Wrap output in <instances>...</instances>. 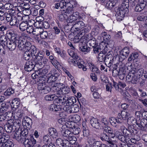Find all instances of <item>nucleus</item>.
<instances>
[{
	"mask_svg": "<svg viewBox=\"0 0 147 147\" xmlns=\"http://www.w3.org/2000/svg\"><path fill=\"white\" fill-rule=\"evenodd\" d=\"M68 53L70 56L76 60L79 68H82V70L84 71H85L87 70V68L83 65V64L84 63V61H82V59L80 58L76 53L73 51H71L69 50L68 51Z\"/></svg>",
	"mask_w": 147,
	"mask_h": 147,
	"instance_id": "f257e3e1",
	"label": "nucleus"
},
{
	"mask_svg": "<svg viewBox=\"0 0 147 147\" xmlns=\"http://www.w3.org/2000/svg\"><path fill=\"white\" fill-rule=\"evenodd\" d=\"M54 86L57 88H56L57 93L60 95L67 94L69 91V88L65 86L63 84L56 83L54 85Z\"/></svg>",
	"mask_w": 147,
	"mask_h": 147,
	"instance_id": "f03ea898",
	"label": "nucleus"
},
{
	"mask_svg": "<svg viewBox=\"0 0 147 147\" xmlns=\"http://www.w3.org/2000/svg\"><path fill=\"white\" fill-rule=\"evenodd\" d=\"M30 37L26 35H24L18 38H16L17 44L18 43V47L20 50L25 51V43L26 42V39H30Z\"/></svg>",
	"mask_w": 147,
	"mask_h": 147,
	"instance_id": "7ed1b4c3",
	"label": "nucleus"
},
{
	"mask_svg": "<svg viewBox=\"0 0 147 147\" xmlns=\"http://www.w3.org/2000/svg\"><path fill=\"white\" fill-rule=\"evenodd\" d=\"M56 143L58 146H61L63 147H70L69 143L67 139L63 140L60 138H58L56 140Z\"/></svg>",
	"mask_w": 147,
	"mask_h": 147,
	"instance_id": "20e7f679",
	"label": "nucleus"
},
{
	"mask_svg": "<svg viewBox=\"0 0 147 147\" xmlns=\"http://www.w3.org/2000/svg\"><path fill=\"white\" fill-rule=\"evenodd\" d=\"M36 142V140L32 137L30 140H26L24 142V144L25 147H35Z\"/></svg>",
	"mask_w": 147,
	"mask_h": 147,
	"instance_id": "39448f33",
	"label": "nucleus"
},
{
	"mask_svg": "<svg viewBox=\"0 0 147 147\" xmlns=\"http://www.w3.org/2000/svg\"><path fill=\"white\" fill-rule=\"evenodd\" d=\"M146 5V3H144V0H139L138 3L136 6L135 10L137 12H140L142 10L145 11L144 8Z\"/></svg>",
	"mask_w": 147,
	"mask_h": 147,
	"instance_id": "423d86ee",
	"label": "nucleus"
},
{
	"mask_svg": "<svg viewBox=\"0 0 147 147\" xmlns=\"http://www.w3.org/2000/svg\"><path fill=\"white\" fill-rule=\"evenodd\" d=\"M6 19L7 22H10V24L11 26H14L17 23L16 18L14 16H11L10 14H7Z\"/></svg>",
	"mask_w": 147,
	"mask_h": 147,
	"instance_id": "0eeeda50",
	"label": "nucleus"
},
{
	"mask_svg": "<svg viewBox=\"0 0 147 147\" xmlns=\"http://www.w3.org/2000/svg\"><path fill=\"white\" fill-rule=\"evenodd\" d=\"M109 121L111 124L113 126L118 127V124L122 122L121 119L119 118L116 119L114 117H111L109 119Z\"/></svg>",
	"mask_w": 147,
	"mask_h": 147,
	"instance_id": "6e6552de",
	"label": "nucleus"
},
{
	"mask_svg": "<svg viewBox=\"0 0 147 147\" xmlns=\"http://www.w3.org/2000/svg\"><path fill=\"white\" fill-rule=\"evenodd\" d=\"M16 41V38H14L10 41L9 42L7 43V46L9 50L12 51L15 49L16 46L17 45Z\"/></svg>",
	"mask_w": 147,
	"mask_h": 147,
	"instance_id": "1a4fd4ad",
	"label": "nucleus"
},
{
	"mask_svg": "<svg viewBox=\"0 0 147 147\" xmlns=\"http://www.w3.org/2000/svg\"><path fill=\"white\" fill-rule=\"evenodd\" d=\"M49 133L53 139H56L58 136V133L54 128H51L48 130Z\"/></svg>",
	"mask_w": 147,
	"mask_h": 147,
	"instance_id": "9d476101",
	"label": "nucleus"
},
{
	"mask_svg": "<svg viewBox=\"0 0 147 147\" xmlns=\"http://www.w3.org/2000/svg\"><path fill=\"white\" fill-rule=\"evenodd\" d=\"M16 114L18 115L17 116L18 117V118H17L16 119H9V120H12V123L13 124V126H16L17 125H19L20 124L21 121L20 119H19V118H21L22 116V113H20V112H17L16 113Z\"/></svg>",
	"mask_w": 147,
	"mask_h": 147,
	"instance_id": "9b49d317",
	"label": "nucleus"
},
{
	"mask_svg": "<svg viewBox=\"0 0 147 147\" xmlns=\"http://www.w3.org/2000/svg\"><path fill=\"white\" fill-rule=\"evenodd\" d=\"M106 131H105V129H104L103 133L101 135L100 138L102 140L107 141L109 144L111 145H113L114 144L113 141L111 140L108 136L106 134Z\"/></svg>",
	"mask_w": 147,
	"mask_h": 147,
	"instance_id": "f8f14e48",
	"label": "nucleus"
},
{
	"mask_svg": "<svg viewBox=\"0 0 147 147\" xmlns=\"http://www.w3.org/2000/svg\"><path fill=\"white\" fill-rule=\"evenodd\" d=\"M90 123L94 127L98 129H102L103 126H100L99 124L98 120L95 118H93L90 120Z\"/></svg>",
	"mask_w": 147,
	"mask_h": 147,
	"instance_id": "ddd939ff",
	"label": "nucleus"
},
{
	"mask_svg": "<svg viewBox=\"0 0 147 147\" xmlns=\"http://www.w3.org/2000/svg\"><path fill=\"white\" fill-rule=\"evenodd\" d=\"M67 100L65 96L59 97L57 96V98L55 99V101L61 105L64 104Z\"/></svg>",
	"mask_w": 147,
	"mask_h": 147,
	"instance_id": "4468645a",
	"label": "nucleus"
},
{
	"mask_svg": "<svg viewBox=\"0 0 147 147\" xmlns=\"http://www.w3.org/2000/svg\"><path fill=\"white\" fill-rule=\"evenodd\" d=\"M34 67V65L31 61H27L25 64L24 68L28 71H31Z\"/></svg>",
	"mask_w": 147,
	"mask_h": 147,
	"instance_id": "2eb2a0df",
	"label": "nucleus"
},
{
	"mask_svg": "<svg viewBox=\"0 0 147 147\" xmlns=\"http://www.w3.org/2000/svg\"><path fill=\"white\" fill-rule=\"evenodd\" d=\"M48 72V70L47 69H44L38 71L37 73L40 77V79H41V80L44 79V80H45L46 75Z\"/></svg>",
	"mask_w": 147,
	"mask_h": 147,
	"instance_id": "dca6fc26",
	"label": "nucleus"
},
{
	"mask_svg": "<svg viewBox=\"0 0 147 147\" xmlns=\"http://www.w3.org/2000/svg\"><path fill=\"white\" fill-rule=\"evenodd\" d=\"M32 123V119L28 117H25L23 119V125L29 128V127H30V124Z\"/></svg>",
	"mask_w": 147,
	"mask_h": 147,
	"instance_id": "f3484780",
	"label": "nucleus"
},
{
	"mask_svg": "<svg viewBox=\"0 0 147 147\" xmlns=\"http://www.w3.org/2000/svg\"><path fill=\"white\" fill-rule=\"evenodd\" d=\"M38 81L39 83L38 85V89L40 92L46 85V82L45 80H44V79L41 80V79H39Z\"/></svg>",
	"mask_w": 147,
	"mask_h": 147,
	"instance_id": "a211bd4d",
	"label": "nucleus"
},
{
	"mask_svg": "<svg viewBox=\"0 0 147 147\" xmlns=\"http://www.w3.org/2000/svg\"><path fill=\"white\" fill-rule=\"evenodd\" d=\"M21 132V129H19L18 130L16 131L14 134V137L18 141H20L23 139Z\"/></svg>",
	"mask_w": 147,
	"mask_h": 147,
	"instance_id": "6ab92c4d",
	"label": "nucleus"
},
{
	"mask_svg": "<svg viewBox=\"0 0 147 147\" xmlns=\"http://www.w3.org/2000/svg\"><path fill=\"white\" fill-rule=\"evenodd\" d=\"M12 122V120H9L5 126V129L7 130V131L9 133L11 132L12 130V127L13 126V123Z\"/></svg>",
	"mask_w": 147,
	"mask_h": 147,
	"instance_id": "aec40b11",
	"label": "nucleus"
},
{
	"mask_svg": "<svg viewBox=\"0 0 147 147\" xmlns=\"http://www.w3.org/2000/svg\"><path fill=\"white\" fill-rule=\"evenodd\" d=\"M59 116L60 118L58 119L57 121L61 125H63L65 124V115H64L63 113H60L59 114Z\"/></svg>",
	"mask_w": 147,
	"mask_h": 147,
	"instance_id": "412c9836",
	"label": "nucleus"
},
{
	"mask_svg": "<svg viewBox=\"0 0 147 147\" xmlns=\"http://www.w3.org/2000/svg\"><path fill=\"white\" fill-rule=\"evenodd\" d=\"M68 140H67L68 141L69 143V146L70 147L71 146L70 144H73L76 143V139L75 136L73 135V133L70 134V135L67 138Z\"/></svg>",
	"mask_w": 147,
	"mask_h": 147,
	"instance_id": "4be33fe9",
	"label": "nucleus"
},
{
	"mask_svg": "<svg viewBox=\"0 0 147 147\" xmlns=\"http://www.w3.org/2000/svg\"><path fill=\"white\" fill-rule=\"evenodd\" d=\"M129 53V51L128 48L125 47L121 50L120 52V54L125 57L126 58Z\"/></svg>",
	"mask_w": 147,
	"mask_h": 147,
	"instance_id": "5701e85b",
	"label": "nucleus"
},
{
	"mask_svg": "<svg viewBox=\"0 0 147 147\" xmlns=\"http://www.w3.org/2000/svg\"><path fill=\"white\" fill-rule=\"evenodd\" d=\"M105 131L108 133L109 136L112 138H114L115 136H116L115 131H113L112 129L109 127H105Z\"/></svg>",
	"mask_w": 147,
	"mask_h": 147,
	"instance_id": "b1692460",
	"label": "nucleus"
},
{
	"mask_svg": "<svg viewBox=\"0 0 147 147\" xmlns=\"http://www.w3.org/2000/svg\"><path fill=\"white\" fill-rule=\"evenodd\" d=\"M127 122L129 125L131 126H133L134 127V126L135 124H137V125H138V124L137 123L136 119L132 117L128 118L127 120Z\"/></svg>",
	"mask_w": 147,
	"mask_h": 147,
	"instance_id": "393cba45",
	"label": "nucleus"
},
{
	"mask_svg": "<svg viewBox=\"0 0 147 147\" xmlns=\"http://www.w3.org/2000/svg\"><path fill=\"white\" fill-rule=\"evenodd\" d=\"M117 2V0H109L107 3L106 6L107 8L111 9L115 5Z\"/></svg>",
	"mask_w": 147,
	"mask_h": 147,
	"instance_id": "a878e982",
	"label": "nucleus"
},
{
	"mask_svg": "<svg viewBox=\"0 0 147 147\" xmlns=\"http://www.w3.org/2000/svg\"><path fill=\"white\" fill-rule=\"evenodd\" d=\"M125 13L123 11H118L116 14V18L118 21H120L123 19Z\"/></svg>",
	"mask_w": 147,
	"mask_h": 147,
	"instance_id": "bb28decb",
	"label": "nucleus"
},
{
	"mask_svg": "<svg viewBox=\"0 0 147 147\" xmlns=\"http://www.w3.org/2000/svg\"><path fill=\"white\" fill-rule=\"evenodd\" d=\"M14 144L12 141L10 140H7L1 145L2 147H13Z\"/></svg>",
	"mask_w": 147,
	"mask_h": 147,
	"instance_id": "cd10ccee",
	"label": "nucleus"
},
{
	"mask_svg": "<svg viewBox=\"0 0 147 147\" xmlns=\"http://www.w3.org/2000/svg\"><path fill=\"white\" fill-rule=\"evenodd\" d=\"M128 6L126 4L125 2H123L122 3L121 6L119 9L118 11L124 12V13H125L126 11L127 10V7Z\"/></svg>",
	"mask_w": 147,
	"mask_h": 147,
	"instance_id": "c85d7f7f",
	"label": "nucleus"
},
{
	"mask_svg": "<svg viewBox=\"0 0 147 147\" xmlns=\"http://www.w3.org/2000/svg\"><path fill=\"white\" fill-rule=\"evenodd\" d=\"M120 115L123 119L125 120L130 116V114L128 112L122 111L121 112Z\"/></svg>",
	"mask_w": 147,
	"mask_h": 147,
	"instance_id": "c756f323",
	"label": "nucleus"
},
{
	"mask_svg": "<svg viewBox=\"0 0 147 147\" xmlns=\"http://www.w3.org/2000/svg\"><path fill=\"white\" fill-rule=\"evenodd\" d=\"M102 36L103 37V39L104 41L108 43L111 39V37L110 35L107 34L106 32H102L101 34Z\"/></svg>",
	"mask_w": 147,
	"mask_h": 147,
	"instance_id": "7c9ffc66",
	"label": "nucleus"
},
{
	"mask_svg": "<svg viewBox=\"0 0 147 147\" xmlns=\"http://www.w3.org/2000/svg\"><path fill=\"white\" fill-rule=\"evenodd\" d=\"M43 31V29L41 27L34 29L33 34L36 36L40 34L41 32Z\"/></svg>",
	"mask_w": 147,
	"mask_h": 147,
	"instance_id": "2f4dec72",
	"label": "nucleus"
},
{
	"mask_svg": "<svg viewBox=\"0 0 147 147\" xmlns=\"http://www.w3.org/2000/svg\"><path fill=\"white\" fill-rule=\"evenodd\" d=\"M59 105H57L54 104L51 105L49 106L50 110L52 111H59Z\"/></svg>",
	"mask_w": 147,
	"mask_h": 147,
	"instance_id": "473e14b6",
	"label": "nucleus"
},
{
	"mask_svg": "<svg viewBox=\"0 0 147 147\" xmlns=\"http://www.w3.org/2000/svg\"><path fill=\"white\" fill-rule=\"evenodd\" d=\"M70 0H61V5L63 6V8H67L70 5Z\"/></svg>",
	"mask_w": 147,
	"mask_h": 147,
	"instance_id": "72a5a7b5",
	"label": "nucleus"
},
{
	"mask_svg": "<svg viewBox=\"0 0 147 147\" xmlns=\"http://www.w3.org/2000/svg\"><path fill=\"white\" fill-rule=\"evenodd\" d=\"M29 51L30 53L32 55H35L36 53L37 52V49L36 47L34 46H31L30 48L28 51Z\"/></svg>",
	"mask_w": 147,
	"mask_h": 147,
	"instance_id": "f704fd0d",
	"label": "nucleus"
},
{
	"mask_svg": "<svg viewBox=\"0 0 147 147\" xmlns=\"http://www.w3.org/2000/svg\"><path fill=\"white\" fill-rule=\"evenodd\" d=\"M28 28V24L26 22H22L20 25V30L24 31L26 30Z\"/></svg>",
	"mask_w": 147,
	"mask_h": 147,
	"instance_id": "c9c22d12",
	"label": "nucleus"
},
{
	"mask_svg": "<svg viewBox=\"0 0 147 147\" xmlns=\"http://www.w3.org/2000/svg\"><path fill=\"white\" fill-rule=\"evenodd\" d=\"M57 98V96H55V94H50L47 95H46L45 97V100H55Z\"/></svg>",
	"mask_w": 147,
	"mask_h": 147,
	"instance_id": "e433bc0d",
	"label": "nucleus"
},
{
	"mask_svg": "<svg viewBox=\"0 0 147 147\" xmlns=\"http://www.w3.org/2000/svg\"><path fill=\"white\" fill-rule=\"evenodd\" d=\"M72 133L68 129H66L61 132V135L64 138H67L70 135V134Z\"/></svg>",
	"mask_w": 147,
	"mask_h": 147,
	"instance_id": "4c0bfd02",
	"label": "nucleus"
},
{
	"mask_svg": "<svg viewBox=\"0 0 147 147\" xmlns=\"http://www.w3.org/2000/svg\"><path fill=\"white\" fill-rule=\"evenodd\" d=\"M98 61L100 62H103L105 61V54L100 53L97 57Z\"/></svg>",
	"mask_w": 147,
	"mask_h": 147,
	"instance_id": "58836bf2",
	"label": "nucleus"
},
{
	"mask_svg": "<svg viewBox=\"0 0 147 147\" xmlns=\"http://www.w3.org/2000/svg\"><path fill=\"white\" fill-rule=\"evenodd\" d=\"M14 92V91L12 88H9L4 92V95L6 96H8L13 94Z\"/></svg>",
	"mask_w": 147,
	"mask_h": 147,
	"instance_id": "ea45409f",
	"label": "nucleus"
},
{
	"mask_svg": "<svg viewBox=\"0 0 147 147\" xmlns=\"http://www.w3.org/2000/svg\"><path fill=\"white\" fill-rule=\"evenodd\" d=\"M71 106L70 105V103L67 102L63 107V110L68 113H71Z\"/></svg>",
	"mask_w": 147,
	"mask_h": 147,
	"instance_id": "a19ab883",
	"label": "nucleus"
},
{
	"mask_svg": "<svg viewBox=\"0 0 147 147\" xmlns=\"http://www.w3.org/2000/svg\"><path fill=\"white\" fill-rule=\"evenodd\" d=\"M113 61V65L117 66L121 61L120 60L119 57L118 56H116L112 59Z\"/></svg>",
	"mask_w": 147,
	"mask_h": 147,
	"instance_id": "79ce46f5",
	"label": "nucleus"
},
{
	"mask_svg": "<svg viewBox=\"0 0 147 147\" xmlns=\"http://www.w3.org/2000/svg\"><path fill=\"white\" fill-rule=\"evenodd\" d=\"M134 73L135 74V76H137L140 78L144 73V69L142 68L139 69L136 72H134Z\"/></svg>",
	"mask_w": 147,
	"mask_h": 147,
	"instance_id": "37998d69",
	"label": "nucleus"
},
{
	"mask_svg": "<svg viewBox=\"0 0 147 147\" xmlns=\"http://www.w3.org/2000/svg\"><path fill=\"white\" fill-rule=\"evenodd\" d=\"M101 123L100 124V126H103L102 128H103L104 126H106L109 123V120L107 119L106 118H102L101 119Z\"/></svg>",
	"mask_w": 147,
	"mask_h": 147,
	"instance_id": "c03bdc74",
	"label": "nucleus"
},
{
	"mask_svg": "<svg viewBox=\"0 0 147 147\" xmlns=\"http://www.w3.org/2000/svg\"><path fill=\"white\" fill-rule=\"evenodd\" d=\"M133 72L131 71L126 76V80L127 82H131L132 83V80L133 77Z\"/></svg>",
	"mask_w": 147,
	"mask_h": 147,
	"instance_id": "a18cd8bd",
	"label": "nucleus"
},
{
	"mask_svg": "<svg viewBox=\"0 0 147 147\" xmlns=\"http://www.w3.org/2000/svg\"><path fill=\"white\" fill-rule=\"evenodd\" d=\"M73 121L75 123L79 122L81 120L80 116L77 115H74L72 117Z\"/></svg>",
	"mask_w": 147,
	"mask_h": 147,
	"instance_id": "49530a36",
	"label": "nucleus"
},
{
	"mask_svg": "<svg viewBox=\"0 0 147 147\" xmlns=\"http://www.w3.org/2000/svg\"><path fill=\"white\" fill-rule=\"evenodd\" d=\"M80 50L81 51L86 53H88L90 51V48L86 46H81L80 47Z\"/></svg>",
	"mask_w": 147,
	"mask_h": 147,
	"instance_id": "de8ad7c7",
	"label": "nucleus"
},
{
	"mask_svg": "<svg viewBox=\"0 0 147 147\" xmlns=\"http://www.w3.org/2000/svg\"><path fill=\"white\" fill-rule=\"evenodd\" d=\"M138 57V55L137 53H135L132 54L129 58L128 60L129 61H131L132 60H134L135 59Z\"/></svg>",
	"mask_w": 147,
	"mask_h": 147,
	"instance_id": "09e8293b",
	"label": "nucleus"
},
{
	"mask_svg": "<svg viewBox=\"0 0 147 147\" xmlns=\"http://www.w3.org/2000/svg\"><path fill=\"white\" fill-rule=\"evenodd\" d=\"M74 24V26L76 27V28L80 29L81 28L82 26H83L84 25V23L81 21H78L77 23Z\"/></svg>",
	"mask_w": 147,
	"mask_h": 147,
	"instance_id": "8fccbe9b",
	"label": "nucleus"
},
{
	"mask_svg": "<svg viewBox=\"0 0 147 147\" xmlns=\"http://www.w3.org/2000/svg\"><path fill=\"white\" fill-rule=\"evenodd\" d=\"M51 90V89L50 87L46 85L40 92L44 94H47L50 92Z\"/></svg>",
	"mask_w": 147,
	"mask_h": 147,
	"instance_id": "3c124183",
	"label": "nucleus"
},
{
	"mask_svg": "<svg viewBox=\"0 0 147 147\" xmlns=\"http://www.w3.org/2000/svg\"><path fill=\"white\" fill-rule=\"evenodd\" d=\"M147 125V119L143 118L142 120L141 121L140 125H139V126L140 127H146Z\"/></svg>",
	"mask_w": 147,
	"mask_h": 147,
	"instance_id": "603ef678",
	"label": "nucleus"
},
{
	"mask_svg": "<svg viewBox=\"0 0 147 147\" xmlns=\"http://www.w3.org/2000/svg\"><path fill=\"white\" fill-rule=\"evenodd\" d=\"M133 77L132 80V83L133 84H137L139 82V80L140 78L137 76H135V74L133 72Z\"/></svg>",
	"mask_w": 147,
	"mask_h": 147,
	"instance_id": "864d4df0",
	"label": "nucleus"
},
{
	"mask_svg": "<svg viewBox=\"0 0 147 147\" xmlns=\"http://www.w3.org/2000/svg\"><path fill=\"white\" fill-rule=\"evenodd\" d=\"M112 53V52L111 51H109L107 54L105 55V61L111 60L113 59Z\"/></svg>",
	"mask_w": 147,
	"mask_h": 147,
	"instance_id": "5fc2aeb1",
	"label": "nucleus"
},
{
	"mask_svg": "<svg viewBox=\"0 0 147 147\" xmlns=\"http://www.w3.org/2000/svg\"><path fill=\"white\" fill-rule=\"evenodd\" d=\"M90 66V70L92 71L94 73H98V69L96 66L91 64Z\"/></svg>",
	"mask_w": 147,
	"mask_h": 147,
	"instance_id": "6e6d98bb",
	"label": "nucleus"
},
{
	"mask_svg": "<svg viewBox=\"0 0 147 147\" xmlns=\"http://www.w3.org/2000/svg\"><path fill=\"white\" fill-rule=\"evenodd\" d=\"M32 55L31 54L27 51H26L24 54V58L26 60H29L30 57Z\"/></svg>",
	"mask_w": 147,
	"mask_h": 147,
	"instance_id": "4d7b16f0",
	"label": "nucleus"
},
{
	"mask_svg": "<svg viewBox=\"0 0 147 147\" xmlns=\"http://www.w3.org/2000/svg\"><path fill=\"white\" fill-rule=\"evenodd\" d=\"M48 36V33L47 31L41 32L40 34V36L42 39H45L47 38Z\"/></svg>",
	"mask_w": 147,
	"mask_h": 147,
	"instance_id": "13d9d810",
	"label": "nucleus"
},
{
	"mask_svg": "<svg viewBox=\"0 0 147 147\" xmlns=\"http://www.w3.org/2000/svg\"><path fill=\"white\" fill-rule=\"evenodd\" d=\"M21 134L24 138L28 134V129H23V130L21 129Z\"/></svg>",
	"mask_w": 147,
	"mask_h": 147,
	"instance_id": "bf43d9fd",
	"label": "nucleus"
},
{
	"mask_svg": "<svg viewBox=\"0 0 147 147\" xmlns=\"http://www.w3.org/2000/svg\"><path fill=\"white\" fill-rule=\"evenodd\" d=\"M90 45L93 47H95L96 43V39L94 38H92L89 40Z\"/></svg>",
	"mask_w": 147,
	"mask_h": 147,
	"instance_id": "052dcab7",
	"label": "nucleus"
},
{
	"mask_svg": "<svg viewBox=\"0 0 147 147\" xmlns=\"http://www.w3.org/2000/svg\"><path fill=\"white\" fill-rule=\"evenodd\" d=\"M19 100L18 98H15L12 102V104L13 105L14 107H18L19 105L20 102L19 101Z\"/></svg>",
	"mask_w": 147,
	"mask_h": 147,
	"instance_id": "680f3d73",
	"label": "nucleus"
},
{
	"mask_svg": "<svg viewBox=\"0 0 147 147\" xmlns=\"http://www.w3.org/2000/svg\"><path fill=\"white\" fill-rule=\"evenodd\" d=\"M74 17L72 15L70 16L69 18H68L67 21V23H73L74 24V23H75V21L76 20H74Z\"/></svg>",
	"mask_w": 147,
	"mask_h": 147,
	"instance_id": "e2e57ef3",
	"label": "nucleus"
},
{
	"mask_svg": "<svg viewBox=\"0 0 147 147\" xmlns=\"http://www.w3.org/2000/svg\"><path fill=\"white\" fill-rule=\"evenodd\" d=\"M51 74L54 78L57 79V78L59 76V74L57 73V71L55 69H53L51 70Z\"/></svg>",
	"mask_w": 147,
	"mask_h": 147,
	"instance_id": "0e129e2a",
	"label": "nucleus"
},
{
	"mask_svg": "<svg viewBox=\"0 0 147 147\" xmlns=\"http://www.w3.org/2000/svg\"><path fill=\"white\" fill-rule=\"evenodd\" d=\"M83 135L84 136L87 137L89 135V131L88 128H83Z\"/></svg>",
	"mask_w": 147,
	"mask_h": 147,
	"instance_id": "69168bd1",
	"label": "nucleus"
},
{
	"mask_svg": "<svg viewBox=\"0 0 147 147\" xmlns=\"http://www.w3.org/2000/svg\"><path fill=\"white\" fill-rule=\"evenodd\" d=\"M23 13L24 15L28 16L31 13L30 10L29 8H25L23 11Z\"/></svg>",
	"mask_w": 147,
	"mask_h": 147,
	"instance_id": "338daca9",
	"label": "nucleus"
},
{
	"mask_svg": "<svg viewBox=\"0 0 147 147\" xmlns=\"http://www.w3.org/2000/svg\"><path fill=\"white\" fill-rule=\"evenodd\" d=\"M70 5H69L68 7L73 8L74 7H75L77 5V2L75 1H70L69 2Z\"/></svg>",
	"mask_w": 147,
	"mask_h": 147,
	"instance_id": "774afa93",
	"label": "nucleus"
}]
</instances>
